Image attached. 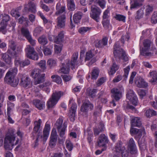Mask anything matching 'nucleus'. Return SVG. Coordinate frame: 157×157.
I'll return each mask as SVG.
<instances>
[{"instance_id": "obj_61", "label": "nucleus", "mask_w": 157, "mask_h": 157, "mask_svg": "<svg viewBox=\"0 0 157 157\" xmlns=\"http://www.w3.org/2000/svg\"><path fill=\"white\" fill-rule=\"evenodd\" d=\"M47 64L50 67L54 66L56 65V61L53 59H50L48 60Z\"/></svg>"}, {"instance_id": "obj_44", "label": "nucleus", "mask_w": 157, "mask_h": 157, "mask_svg": "<svg viewBox=\"0 0 157 157\" xmlns=\"http://www.w3.org/2000/svg\"><path fill=\"white\" fill-rule=\"evenodd\" d=\"M92 28L88 27H82L78 29V32L82 34H83L86 32L90 31Z\"/></svg>"}, {"instance_id": "obj_46", "label": "nucleus", "mask_w": 157, "mask_h": 157, "mask_svg": "<svg viewBox=\"0 0 157 157\" xmlns=\"http://www.w3.org/2000/svg\"><path fill=\"white\" fill-rule=\"evenodd\" d=\"M15 26L16 23L14 21L11 22L10 24L8 25H7L6 24L7 30L10 32L14 31Z\"/></svg>"}, {"instance_id": "obj_6", "label": "nucleus", "mask_w": 157, "mask_h": 157, "mask_svg": "<svg viewBox=\"0 0 157 157\" xmlns=\"http://www.w3.org/2000/svg\"><path fill=\"white\" fill-rule=\"evenodd\" d=\"M152 44V42L150 40H145L143 42L144 48L140 50V55L146 56L151 57L153 56L154 53L148 52Z\"/></svg>"}, {"instance_id": "obj_27", "label": "nucleus", "mask_w": 157, "mask_h": 157, "mask_svg": "<svg viewBox=\"0 0 157 157\" xmlns=\"http://www.w3.org/2000/svg\"><path fill=\"white\" fill-rule=\"evenodd\" d=\"M131 126L132 127H140L141 125L140 119L138 117H133L131 120Z\"/></svg>"}, {"instance_id": "obj_16", "label": "nucleus", "mask_w": 157, "mask_h": 157, "mask_svg": "<svg viewBox=\"0 0 157 157\" xmlns=\"http://www.w3.org/2000/svg\"><path fill=\"white\" fill-rule=\"evenodd\" d=\"M135 83L139 88H145L148 86L147 83L140 77H137L136 78Z\"/></svg>"}, {"instance_id": "obj_42", "label": "nucleus", "mask_w": 157, "mask_h": 157, "mask_svg": "<svg viewBox=\"0 0 157 157\" xmlns=\"http://www.w3.org/2000/svg\"><path fill=\"white\" fill-rule=\"evenodd\" d=\"M64 33L63 32H60L55 39V42L56 43L58 44L62 42L64 40Z\"/></svg>"}, {"instance_id": "obj_62", "label": "nucleus", "mask_w": 157, "mask_h": 157, "mask_svg": "<svg viewBox=\"0 0 157 157\" xmlns=\"http://www.w3.org/2000/svg\"><path fill=\"white\" fill-rule=\"evenodd\" d=\"M40 67L43 70L46 69V61L44 60H41L38 63Z\"/></svg>"}, {"instance_id": "obj_17", "label": "nucleus", "mask_w": 157, "mask_h": 157, "mask_svg": "<svg viewBox=\"0 0 157 157\" xmlns=\"http://www.w3.org/2000/svg\"><path fill=\"white\" fill-rule=\"evenodd\" d=\"M66 15L64 14L59 16L57 19V27L58 28H63L65 25Z\"/></svg>"}, {"instance_id": "obj_28", "label": "nucleus", "mask_w": 157, "mask_h": 157, "mask_svg": "<svg viewBox=\"0 0 157 157\" xmlns=\"http://www.w3.org/2000/svg\"><path fill=\"white\" fill-rule=\"evenodd\" d=\"M56 9L57 11L56 12V14L58 15L60 14L63 13L65 15V7L64 6H60V4L59 3L57 4L56 6Z\"/></svg>"}, {"instance_id": "obj_35", "label": "nucleus", "mask_w": 157, "mask_h": 157, "mask_svg": "<svg viewBox=\"0 0 157 157\" xmlns=\"http://www.w3.org/2000/svg\"><path fill=\"white\" fill-rule=\"evenodd\" d=\"M119 66L114 62L112 66L110 67L109 71L108 73L109 75H113L119 69Z\"/></svg>"}, {"instance_id": "obj_20", "label": "nucleus", "mask_w": 157, "mask_h": 157, "mask_svg": "<svg viewBox=\"0 0 157 157\" xmlns=\"http://www.w3.org/2000/svg\"><path fill=\"white\" fill-rule=\"evenodd\" d=\"M107 137L103 134H101L99 137L98 144L99 146L104 147L108 142Z\"/></svg>"}, {"instance_id": "obj_11", "label": "nucleus", "mask_w": 157, "mask_h": 157, "mask_svg": "<svg viewBox=\"0 0 157 157\" xmlns=\"http://www.w3.org/2000/svg\"><path fill=\"white\" fill-rule=\"evenodd\" d=\"M112 97L116 101H119L122 97V92L119 88L115 87L111 90Z\"/></svg>"}, {"instance_id": "obj_7", "label": "nucleus", "mask_w": 157, "mask_h": 157, "mask_svg": "<svg viewBox=\"0 0 157 157\" xmlns=\"http://www.w3.org/2000/svg\"><path fill=\"white\" fill-rule=\"evenodd\" d=\"M25 51L27 58L35 60H38L39 57L38 54L33 47L29 45H27L25 49Z\"/></svg>"}, {"instance_id": "obj_53", "label": "nucleus", "mask_w": 157, "mask_h": 157, "mask_svg": "<svg viewBox=\"0 0 157 157\" xmlns=\"http://www.w3.org/2000/svg\"><path fill=\"white\" fill-rule=\"evenodd\" d=\"M19 82V79L18 78H14L8 84L13 87H16L18 84Z\"/></svg>"}, {"instance_id": "obj_22", "label": "nucleus", "mask_w": 157, "mask_h": 157, "mask_svg": "<svg viewBox=\"0 0 157 157\" xmlns=\"http://www.w3.org/2000/svg\"><path fill=\"white\" fill-rule=\"evenodd\" d=\"M93 108V105L90 101L86 102H84L82 105L80 109L81 111L83 112H87L89 109L91 110Z\"/></svg>"}, {"instance_id": "obj_30", "label": "nucleus", "mask_w": 157, "mask_h": 157, "mask_svg": "<svg viewBox=\"0 0 157 157\" xmlns=\"http://www.w3.org/2000/svg\"><path fill=\"white\" fill-rule=\"evenodd\" d=\"M82 13L81 12L78 11L75 13L73 15V19L74 22L78 23L80 21L82 17Z\"/></svg>"}, {"instance_id": "obj_10", "label": "nucleus", "mask_w": 157, "mask_h": 157, "mask_svg": "<svg viewBox=\"0 0 157 157\" xmlns=\"http://www.w3.org/2000/svg\"><path fill=\"white\" fill-rule=\"evenodd\" d=\"M71 103H72V105L69 110L68 114L70 121L73 122L75 120V113L77 106L76 104L74 102L73 99H70L69 101V104Z\"/></svg>"}, {"instance_id": "obj_55", "label": "nucleus", "mask_w": 157, "mask_h": 157, "mask_svg": "<svg viewBox=\"0 0 157 157\" xmlns=\"http://www.w3.org/2000/svg\"><path fill=\"white\" fill-rule=\"evenodd\" d=\"M66 145L67 148L69 151H71L73 148V144L71 141L67 140L66 141Z\"/></svg>"}, {"instance_id": "obj_31", "label": "nucleus", "mask_w": 157, "mask_h": 157, "mask_svg": "<svg viewBox=\"0 0 157 157\" xmlns=\"http://www.w3.org/2000/svg\"><path fill=\"white\" fill-rule=\"evenodd\" d=\"M130 9H138L141 7L143 5V4H141L138 0H133V1H131L130 2Z\"/></svg>"}, {"instance_id": "obj_38", "label": "nucleus", "mask_w": 157, "mask_h": 157, "mask_svg": "<svg viewBox=\"0 0 157 157\" xmlns=\"http://www.w3.org/2000/svg\"><path fill=\"white\" fill-rule=\"evenodd\" d=\"M45 76L44 74H43L39 76V77L36 78V80L34 82V84L37 85L44 82V80Z\"/></svg>"}, {"instance_id": "obj_37", "label": "nucleus", "mask_w": 157, "mask_h": 157, "mask_svg": "<svg viewBox=\"0 0 157 157\" xmlns=\"http://www.w3.org/2000/svg\"><path fill=\"white\" fill-rule=\"evenodd\" d=\"M67 6L69 10L74 11L75 9V5L74 0H67Z\"/></svg>"}, {"instance_id": "obj_52", "label": "nucleus", "mask_w": 157, "mask_h": 157, "mask_svg": "<svg viewBox=\"0 0 157 157\" xmlns=\"http://www.w3.org/2000/svg\"><path fill=\"white\" fill-rule=\"evenodd\" d=\"M95 3L99 5L102 9L105 8L106 4V2L105 0H96Z\"/></svg>"}, {"instance_id": "obj_48", "label": "nucleus", "mask_w": 157, "mask_h": 157, "mask_svg": "<svg viewBox=\"0 0 157 157\" xmlns=\"http://www.w3.org/2000/svg\"><path fill=\"white\" fill-rule=\"evenodd\" d=\"M39 43L41 44L44 45L48 43V40L46 37L44 35L40 36L38 39Z\"/></svg>"}, {"instance_id": "obj_12", "label": "nucleus", "mask_w": 157, "mask_h": 157, "mask_svg": "<svg viewBox=\"0 0 157 157\" xmlns=\"http://www.w3.org/2000/svg\"><path fill=\"white\" fill-rule=\"evenodd\" d=\"M78 56V53L75 52L72 56L70 62V65L71 69L73 70L80 65V62L77 60Z\"/></svg>"}, {"instance_id": "obj_49", "label": "nucleus", "mask_w": 157, "mask_h": 157, "mask_svg": "<svg viewBox=\"0 0 157 157\" xmlns=\"http://www.w3.org/2000/svg\"><path fill=\"white\" fill-rule=\"evenodd\" d=\"M51 78L54 82H56L58 84H60L62 82V79L61 77L57 75H53L51 76Z\"/></svg>"}, {"instance_id": "obj_63", "label": "nucleus", "mask_w": 157, "mask_h": 157, "mask_svg": "<svg viewBox=\"0 0 157 157\" xmlns=\"http://www.w3.org/2000/svg\"><path fill=\"white\" fill-rule=\"evenodd\" d=\"M132 97L131 99L128 100L132 102L133 105H137L138 103V99L137 96L135 95Z\"/></svg>"}, {"instance_id": "obj_60", "label": "nucleus", "mask_w": 157, "mask_h": 157, "mask_svg": "<svg viewBox=\"0 0 157 157\" xmlns=\"http://www.w3.org/2000/svg\"><path fill=\"white\" fill-rule=\"evenodd\" d=\"M123 107L125 110H131L132 111H135L136 109L133 106L130 105L128 104H127L126 105H124Z\"/></svg>"}, {"instance_id": "obj_5", "label": "nucleus", "mask_w": 157, "mask_h": 157, "mask_svg": "<svg viewBox=\"0 0 157 157\" xmlns=\"http://www.w3.org/2000/svg\"><path fill=\"white\" fill-rule=\"evenodd\" d=\"M63 95V93L61 91H55L53 93L51 97L47 103L48 109L53 107L58 102L60 98Z\"/></svg>"}, {"instance_id": "obj_24", "label": "nucleus", "mask_w": 157, "mask_h": 157, "mask_svg": "<svg viewBox=\"0 0 157 157\" xmlns=\"http://www.w3.org/2000/svg\"><path fill=\"white\" fill-rule=\"evenodd\" d=\"M125 148L123 143L121 140H118L115 144V151L117 153H119L121 151H124Z\"/></svg>"}, {"instance_id": "obj_58", "label": "nucleus", "mask_w": 157, "mask_h": 157, "mask_svg": "<svg viewBox=\"0 0 157 157\" xmlns=\"http://www.w3.org/2000/svg\"><path fill=\"white\" fill-rule=\"evenodd\" d=\"M102 23L103 27L105 29H108L109 25V21L108 19H103Z\"/></svg>"}, {"instance_id": "obj_29", "label": "nucleus", "mask_w": 157, "mask_h": 157, "mask_svg": "<svg viewBox=\"0 0 157 157\" xmlns=\"http://www.w3.org/2000/svg\"><path fill=\"white\" fill-rule=\"evenodd\" d=\"M100 71L97 67H94L92 70L91 73V78L93 80H96L98 78Z\"/></svg>"}, {"instance_id": "obj_47", "label": "nucleus", "mask_w": 157, "mask_h": 157, "mask_svg": "<svg viewBox=\"0 0 157 157\" xmlns=\"http://www.w3.org/2000/svg\"><path fill=\"white\" fill-rule=\"evenodd\" d=\"M114 18L117 20L120 21H122L124 22H125V16L120 14H117L114 16Z\"/></svg>"}, {"instance_id": "obj_25", "label": "nucleus", "mask_w": 157, "mask_h": 157, "mask_svg": "<svg viewBox=\"0 0 157 157\" xmlns=\"http://www.w3.org/2000/svg\"><path fill=\"white\" fill-rule=\"evenodd\" d=\"M108 39L107 37L103 38L101 40H99L95 44V46L98 48H103L104 46L107 45Z\"/></svg>"}, {"instance_id": "obj_18", "label": "nucleus", "mask_w": 157, "mask_h": 157, "mask_svg": "<svg viewBox=\"0 0 157 157\" xmlns=\"http://www.w3.org/2000/svg\"><path fill=\"white\" fill-rule=\"evenodd\" d=\"M21 81L20 84L24 87H27L30 84L31 79L27 76L21 75Z\"/></svg>"}, {"instance_id": "obj_59", "label": "nucleus", "mask_w": 157, "mask_h": 157, "mask_svg": "<svg viewBox=\"0 0 157 157\" xmlns=\"http://www.w3.org/2000/svg\"><path fill=\"white\" fill-rule=\"evenodd\" d=\"M40 7L42 9H43L44 11L47 12H48L49 11L50 9L48 6L44 4L42 1H40Z\"/></svg>"}, {"instance_id": "obj_23", "label": "nucleus", "mask_w": 157, "mask_h": 157, "mask_svg": "<svg viewBox=\"0 0 157 157\" xmlns=\"http://www.w3.org/2000/svg\"><path fill=\"white\" fill-rule=\"evenodd\" d=\"M33 103L35 107L40 110L43 109L45 107V102L39 99L33 100Z\"/></svg>"}, {"instance_id": "obj_14", "label": "nucleus", "mask_w": 157, "mask_h": 157, "mask_svg": "<svg viewBox=\"0 0 157 157\" xmlns=\"http://www.w3.org/2000/svg\"><path fill=\"white\" fill-rule=\"evenodd\" d=\"M9 48L7 51L8 53L13 57H17V53L15 51L16 44L13 41H11L9 43Z\"/></svg>"}, {"instance_id": "obj_3", "label": "nucleus", "mask_w": 157, "mask_h": 157, "mask_svg": "<svg viewBox=\"0 0 157 157\" xmlns=\"http://www.w3.org/2000/svg\"><path fill=\"white\" fill-rule=\"evenodd\" d=\"M113 54L117 61L118 60L119 61L121 59L123 60L124 62H126L128 60V58L125 52L122 48H120L119 41L116 42L114 45Z\"/></svg>"}, {"instance_id": "obj_15", "label": "nucleus", "mask_w": 157, "mask_h": 157, "mask_svg": "<svg viewBox=\"0 0 157 157\" xmlns=\"http://www.w3.org/2000/svg\"><path fill=\"white\" fill-rule=\"evenodd\" d=\"M57 133L55 129H53L51 135L49 145L52 147H54L56 144L57 141Z\"/></svg>"}, {"instance_id": "obj_34", "label": "nucleus", "mask_w": 157, "mask_h": 157, "mask_svg": "<svg viewBox=\"0 0 157 157\" xmlns=\"http://www.w3.org/2000/svg\"><path fill=\"white\" fill-rule=\"evenodd\" d=\"M41 70L39 69L35 68L32 70L30 76L34 79L36 78L40 75Z\"/></svg>"}, {"instance_id": "obj_13", "label": "nucleus", "mask_w": 157, "mask_h": 157, "mask_svg": "<svg viewBox=\"0 0 157 157\" xmlns=\"http://www.w3.org/2000/svg\"><path fill=\"white\" fill-rule=\"evenodd\" d=\"M60 67L59 73L64 74H68L70 70L69 60L67 61L65 63H62Z\"/></svg>"}, {"instance_id": "obj_9", "label": "nucleus", "mask_w": 157, "mask_h": 157, "mask_svg": "<svg viewBox=\"0 0 157 157\" xmlns=\"http://www.w3.org/2000/svg\"><path fill=\"white\" fill-rule=\"evenodd\" d=\"M17 71V69L16 67L10 69L6 73L4 78L5 82L8 84L15 78Z\"/></svg>"}, {"instance_id": "obj_41", "label": "nucleus", "mask_w": 157, "mask_h": 157, "mask_svg": "<svg viewBox=\"0 0 157 157\" xmlns=\"http://www.w3.org/2000/svg\"><path fill=\"white\" fill-rule=\"evenodd\" d=\"M145 114L147 117H150L152 116H156L157 113L154 110L149 109L146 111Z\"/></svg>"}, {"instance_id": "obj_4", "label": "nucleus", "mask_w": 157, "mask_h": 157, "mask_svg": "<svg viewBox=\"0 0 157 157\" xmlns=\"http://www.w3.org/2000/svg\"><path fill=\"white\" fill-rule=\"evenodd\" d=\"M42 122V121L40 119H39L37 121H35L34 122V127L33 131L31 133V137L33 139H34L36 135L35 146H36L37 145V143L40 136V138L41 139L43 137V136L41 135L42 129L40 126Z\"/></svg>"}, {"instance_id": "obj_54", "label": "nucleus", "mask_w": 157, "mask_h": 157, "mask_svg": "<svg viewBox=\"0 0 157 157\" xmlns=\"http://www.w3.org/2000/svg\"><path fill=\"white\" fill-rule=\"evenodd\" d=\"M144 14V12L143 10L142 9H140L136 12V15L135 17L136 19H140L142 18Z\"/></svg>"}, {"instance_id": "obj_50", "label": "nucleus", "mask_w": 157, "mask_h": 157, "mask_svg": "<svg viewBox=\"0 0 157 157\" xmlns=\"http://www.w3.org/2000/svg\"><path fill=\"white\" fill-rule=\"evenodd\" d=\"M43 30V28L40 26L37 27L35 28L33 32L34 35L37 36L40 34Z\"/></svg>"}, {"instance_id": "obj_51", "label": "nucleus", "mask_w": 157, "mask_h": 157, "mask_svg": "<svg viewBox=\"0 0 157 157\" xmlns=\"http://www.w3.org/2000/svg\"><path fill=\"white\" fill-rule=\"evenodd\" d=\"M7 114L10 113L11 111L13 110L14 105L13 103L9 101L7 102Z\"/></svg>"}, {"instance_id": "obj_45", "label": "nucleus", "mask_w": 157, "mask_h": 157, "mask_svg": "<svg viewBox=\"0 0 157 157\" xmlns=\"http://www.w3.org/2000/svg\"><path fill=\"white\" fill-rule=\"evenodd\" d=\"M93 50L88 51L86 53L85 61L89 60L94 56L93 54Z\"/></svg>"}, {"instance_id": "obj_21", "label": "nucleus", "mask_w": 157, "mask_h": 157, "mask_svg": "<svg viewBox=\"0 0 157 157\" xmlns=\"http://www.w3.org/2000/svg\"><path fill=\"white\" fill-rule=\"evenodd\" d=\"M30 62L28 59H26L21 60L20 59H16L15 60V64L17 65H19L21 67H24L30 64Z\"/></svg>"}, {"instance_id": "obj_26", "label": "nucleus", "mask_w": 157, "mask_h": 157, "mask_svg": "<svg viewBox=\"0 0 157 157\" xmlns=\"http://www.w3.org/2000/svg\"><path fill=\"white\" fill-rule=\"evenodd\" d=\"M104 124L102 122H100L98 125V127H95L94 129V135H98L101 132L104 131Z\"/></svg>"}, {"instance_id": "obj_40", "label": "nucleus", "mask_w": 157, "mask_h": 157, "mask_svg": "<svg viewBox=\"0 0 157 157\" xmlns=\"http://www.w3.org/2000/svg\"><path fill=\"white\" fill-rule=\"evenodd\" d=\"M21 31L22 34L26 39L29 38L30 36H31L28 29L27 28H21Z\"/></svg>"}, {"instance_id": "obj_33", "label": "nucleus", "mask_w": 157, "mask_h": 157, "mask_svg": "<svg viewBox=\"0 0 157 157\" xmlns=\"http://www.w3.org/2000/svg\"><path fill=\"white\" fill-rule=\"evenodd\" d=\"M28 5L29 6V8L28 9L27 7H25V10H26V9H28V11L32 13H35L36 11V4L33 2H30L28 3Z\"/></svg>"}, {"instance_id": "obj_8", "label": "nucleus", "mask_w": 157, "mask_h": 157, "mask_svg": "<svg viewBox=\"0 0 157 157\" xmlns=\"http://www.w3.org/2000/svg\"><path fill=\"white\" fill-rule=\"evenodd\" d=\"M101 13V10L99 8L94 5L91 6L90 17L97 22L99 21Z\"/></svg>"}, {"instance_id": "obj_64", "label": "nucleus", "mask_w": 157, "mask_h": 157, "mask_svg": "<svg viewBox=\"0 0 157 157\" xmlns=\"http://www.w3.org/2000/svg\"><path fill=\"white\" fill-rule=\"evenodd\" d=\"M119 153L121 154L122 157H127L129 154V151L128 149H126L125 148L124 151H121Z\"/></svg>"}, {"instance_id": "obj_57", "label": "nucleus", "mask_w": 157, "mask_h": 157, "mask_svg": "<svg viewBox=\"0 0 157 157\" xmlns=\"http://www.w3.org/2000/svg\"><path fill=\"white\" fill-rule=\"evenodd\" d=\"M132 90L129 89L127 91V93L126 94V98L128 99H131L132 97L135 95Z\"/></svg>"}, {"instance_id": "obj_1", "label": "nucleus", "mask_w": 157, "mask_h": 157, "mask_svg": "<svg viewBox=\"0 0 157 157\" xmlns=\"http://www.w3.org/2000/svg\"><path fill=\"white\" fill-rule=\"evenodd\" d=\"M63 118L60 117L57 120L54 125V127L57 130L59 135L62 138L61 139H58L59 143L61 144H63L65 140L64 135L67 127V125L64 122L63 123Z\"/></svg>"}, {"instance_id": "obj_36", "label": "nucleus", "mask_w": 157, "mask_h": 157, "mask_svg": "<svg viewBox=\"0 0 157 157\" xmlns=\"http://www.w3.org/2000/svg\"><path fill=\"white\" fill-rule=\"evenodd\" d=\"M50 125L49 124H46L43 131L44 139L46 140L49 135L50 130Z\"/></svg>"}, {"instance_id": "obj_19", "label": "nucleus", "mask_w": 157, "mask_h": 157, "mask_svg": "<svg viewBox=\"0 0 157 157\" xmlns=\"http://www.w3.org/2000/svg\"><path fill=\"white\" fill-rule=\"evenodd\" d=\"M128 146L130 148V153L131 154H136L137 153L136 146L133 138H131L129 141Z\"/></svg>"}, {"instance_id": "obj_2", "label": "nucleus", "mask_w": 157, "mask_h": 157, "mask_svg": "<svg viewBox=\"0 0 157 157\" xmlns=\"http://www.w3.org/2000/svg\"><path fill=\"white\" fill-rule=\"evenodd\" d=\"M14 131L13 130H10L6 135V136L4 142V147L6 150H11L13 145H17L19 142V140H17L14 144L13 143L15 139Z\"/></svg>"}, {"instance_id": "obj_32", "label": "nucleus", "mask_w": 157, "mask_h": 157, "mask_svg": "<svg viewBox=\"0 0 157 157\" xmlns=\"http://www.w3.org/2000/svg\"><path fill=\"white\" fill-rule=\"evenodd\" d=\"M2 58L3 60L7 64L11 65L12 64L11 57L8 54L6 53L2 54Z\"/></svg>"}, {"instance_id": "obj_39", "label": "nucleus", "mask_w": 157, "mask_h": 157, "mask_svg": "<svg viewBox=\"0 0 157 157\" xmlns=\"http://www.w3.org/2000/svg\"><path fill=\"white\" fill-rule=\"evenodd\" d=\"M86 132L88 134L87 138L89 144H91L93 137V133L92 132L90 131V128H88L87 129L86 131L84 130V134L86 133Z\"/></svg>"}, {"instance_id": "obj_56", "label": "nucleus", "mask_w": 157, "mask_h": 157, "mask_svg": "<svg viewBox=\"0 0 157 157\" xmlns=\"http://www.w3.org/2000/svg\"><path fill=\"white\" fill-rule=\"evenodd\" d=\"M130 69V67L129 66H127L124 69V75H123V80L126 81L128 74L129 72Z\"/></svg>"}, {"instance_id": "obj_43", "label": "nucleus", "mask_w": 157, "mask_h": 157, "mask_svg": "<svg viewBox=\"0 0 157 157\" xmlns=\"http://www.w3.org/2000/svg\"><path fill=\"white\" fill-rule=\"evenodd\" d=\"M150 76L152 78L151 82L152 83L156 82L157 81V71H153L149 73Z\"/></svg>"}]
</instances>
